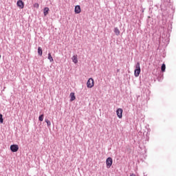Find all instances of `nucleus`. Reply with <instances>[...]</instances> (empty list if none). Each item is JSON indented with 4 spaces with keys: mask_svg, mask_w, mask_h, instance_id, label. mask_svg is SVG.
Masks as SVG:
<instances>
[{
    "mask_svg": "<svg viewBox=\"0 0 176 176\" xmlns=\"http://www.w3.org/2000/svg\"><path fill=\"white\" fill-rule=\"evenodd\" d=\"M94 86V79L92 78H89V80L87 82V87L88 89H91Z\"/></svg>",
    "mask_w": 176,
    "mask_h": 176,
    "instance_id": "f03ea898",
    "label": "nucleus"
},
{
    "mask_svg": "<svg viewBox=\"0 0 176 176\" xmlns=\"http://www.w3.org/2000/svg\"><path fill=\"white\" fill-rule=\"evenodd\" d=\"M116 114L118 118H119V119H122V118H123V109L119 108L116 110Z\"/></svg>",
    "mask_w": 176,
    "mask_h": 176,
    "instance_id": "20e7f679",
    "label": "nucleus"
},
{
    "mask_svg": "<svg viewBox=\"0 0 176 176\" xmlns=\"http://www.w3.org/2000/svg\"><path fill=\"white\" fill-rule=\"evenodd\" d=\"M161 71L162 72H166V64H162L161 66Z\"/></svg>",
    "mask_w": 176,
    "mask_h": 176,
    "instance_id": "4468645a",
    "label": "nucleus"
},
{
    "mask_svg": "<svg viewBox=\"0 0 176 176\" xmlns=\"http://www.w3.org/2000/svg\"><path fill=\"white\" fill-rule=\"evenodd\" d=\"M114 33L116 34V35H117V36H119V35H120V30H119V28H115Z\"/></svg>",
    "mask_w": 176,
    "mask_h": 176,
    "instance_id": "9d476101",
    "label": "nucleus"
},
{
    "mask_svg": "<svg viewBox=\"0 0 176 176\" xmlns=\"http://www.w3.org/2000/svg\"><path fill=\"white\" fill-rule=\"evenodd\" d=\"M112 163H113V160H112V157H109L106 160L107 168H111V166H112Z\"/></svg>",
    "mask_w": 176,
    "mask_h": 176,
    "instance_id": "7ed1b4c3",
    "label": "nucleus"
},
{
    "mask_svg": "<svg viewBox=\"0 0 176 176\" xmlns=\"http://www.w3.org/2000/svg\"><path fill=\"white\" fill-rule=\"evenodd\" d=\"M45 123H47V127H50V126H52V122H50V121L47 119L45 120Z\"/></svg>",
    "mask_w": 176,
    "mask_h": 176,
    "instance_id": "2eb2a0df",
    "label": "nucleus"
},
{
    "mask_svg": "<svg viewBox=\"0 0 176 176\" xmlns=\"http://www.w3.org/2000/svg\"><path fill=\"white\" fill-rule=\"evenodd\" d=\"M49 10H50L49 8H47V7L44 8L43 14L45 16H47V14H49Z\"/></svg>",
    "mask_w": 176,
    "mask_h": 176,
    "instance_id": "6e6552de",
    "label": "nucleus"
},
{
    "mask_svg": "<svg viewBox=\"0 0 176 176\" xmlns=\"http://www.w3.org/2000/svg\"><path fill=\"white\" fill-rule=\"evenodd\" d=\"M48 60H50V63H53V61H54V60L53 59V56H52L51 53L48 54Z\"/></svg>",
    "mask_w": 176,
    "mask_h": 176,
    "instance_id": "ddd939ff",
    "label": "nucleus"
},
{
    "mask_svg": "<svg viewBox=\"0 0 176 176\" xmlns=\"http://www.w3.org/2000/svg\"><path fill=\"white\" fill-rule=\"evenodd\" d=\"M141 74V67L140 66V62H138L135 65V69L134 71V76L135 78H138Z\"/></svg>",
    "mask_w": 176,
    "mask_h": 176,
    "instance_id": "f257e3e1",
    "label": "nucleus"
},
{
    "mask_svg": "<svg viewBox=\"0 0 176 176\" xmlns=\"http://www.w3.org/2000/svg\"><path fill=\"white\" fill-rule=\"evenodd\" d=\"M70 97H71V98H70V101H75V100H76V97H75V93H74V92H72L71 94H70Z\"/></svg>",
    "mask_w": 176,
    "mask_h": 176,
    "instance_id": "9b49d317",
    "label": "nucleus"
},
{
    "mask_svg": "<svg viewBox=\"0 0 176 176\" xmlns=\"http://www.w3.org/2000/svg\"><path fill=\"white\" fill-rule=\"evenodd\" d=\"M43 118H44V115L43 114H41V116H39L38 117V120L40 122H43Z\"/></svg>",
    "mask_w": 176,
    "mask_h": 176,
    "instance_id": "dca6fc26",
    "label": "nucleus"
},
{
    "mask_svg": "<svg viewBox=\"0 0 176 176\" xmlns=\"http://www.w3.org/2000/svg\"><path fill=\"white\" fill-rule=\"evenodd\" d=\"M10 148L11 152H13V153L17 152V151H19V145L17 144H12Z\"/></svg>",
    "mask_w": 176,
    "mask_h": 176,
    "instance_id": "39448f33",
    "label": "nucleus"
},
{
    "mask_svg": "<svg viewBox=\"0 0 176 176\" xmlns=\"http://www.w3.org/2000/svg\"><path fill=\"white\" fill-rule=\"evenodd\" d=\"M72 60L74 64H78V55H74Z\"/></svg>",
    "mask_w": 176,
    "mask_h": 176,
    "instance_id": "1a4fd4ad",
    "label": "nucleus"
},
{
    "mask_svg": "<svg viewBox=\"0 0 176 176\" xmlns=\"http://www.w3.org/2000/svg\"><path fill=\"white\" fill-rule=\"evenodd\" d=\"M0 123H3V116L0 113Z\"/></svg>",
    "mask_w": 176,
    "mask_h": 176,
    "instance_id": "f3484780",
    "label": "nucleus"
},
{
    "mask_svg": "<svg viewBox=\"0 0 176 176\" xmlns=\"http://www.w3.org/2000/svg\"><path fill=\"white\" fill-rule=\"evenodd\" d=\"M74 12L76 14H79L80 13V6H76Z\"/></svg>",
    "mask_w": 176,
    "mask_h": 176,
    "instance_id": "0eeeda50",
    "label": "nucleus"
},
{
    "mask_svg": "<svg viewBox=\"0 0 176 176\" xmlns=\"http://www.w3.org/2000/svg\"><path fill=\"white\" fill-rule=\"evenodd\" d=\"M130 176H137V175H135V174H134V173H132L130 175Z\"/></svg>",
    "mask_w": 176,
    "mask_h": 176,
    "instance_id": "6ab92c4d",
    "label": "nucleus"
},
{
    "mask_svg": "<svg viewBox=\"0 0 176 176\" xmlns=\"http://www.w3.org/2000/svg\"><path fill=\"white\" fill-rule=\"evenodd\" d=\"M16 6H18V8H19L20 9H24V2H23V0H19L16 2Z\"/></svg>",
    "mask_w": 176,
    "mask_h": 176,
    "instance_id": "423d86ee",
    "label": "nucleus"
},
{
    "mask_svg": "<svg viewBox=\"0 0 176 176\" xmlns=\"http://www.w3.org/2000/svg\"><path fill=\"white\" fill-rule=\"evenodd\" d=\"M38 56H42V54H43V52L42 51V47H38Z\"/></svg>",
    "mask_w": 176,
    "mask_h": 176,
    "instance_id": "f8f14e48",
    "label": "nucleus"
},
{
    "mask_svg": "<svg viewBox=\"0 0 176 176\" xmlns=\"http://www.w3.org/2000/svg\"><path fill=\"white\" fill-rule=\"evenodd\" d=\"M33 7L35 8L36 9H38L39 8V3H36L33 5Z\"/></svg>",
    "mask_w": 176,
    "mask_h": 176,
    "instance_id": "a211bd4d",
    "label": "nucleus"
}]
</instances>
